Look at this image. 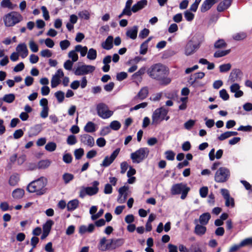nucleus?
Wrapping results in <instances>:
<instances>
[{
	"label": "nucleus",
	"mask_w": 252,
	"mask_h": 252,
	"mask_svg": "<svg viewBox=\"0 0 252 252\" xmlns=\"http://www.w3.org/2000/svg\"><path fill=\"white\" fill-rule=\"evenodd\" d=\"M15 98V96L14 94H9L4 95L2 98V100L7 103H10L14 100Z\"/></svg>",
	"instance_id": "nucleus-37"
},
{
	"label": "nucleus",
	"mask_w": 252,
	"mask_h": 252,
	"mask_svg": "<svg viewBox=\"0 0 252 252\" xmlns=\"http://www.w3.org/2000/svg\"><path fill=\"white\" fill-rule=\"evenodd\" d=\"M195 121L193 120H189L184 124V127L188 130H190L195 125Z\"/></svg>",
	"instance_id": "nucleus-53"
},
{
	"label": "nucleus",
	"mask_w": 252,
	"mask_h": 252,
	"mask_svg": "<svg viewBox=\"0 0 252 252\" xmlns=\"http://www.w3.org/2000/svg\"><path fill=\"white\" fill-rule=\"evenodd\" d=\"M120 151V149L119 148H117L113 152L110 156H106L102 163L100 164V166L107 167L110 165L119 155Z\"/></svg>",
	"instance_id": "nucleus-12"
},
{
	"label": "nucleus",
	"mask_w": 252,
	"mask_h": 252,
	"mask_svg": "<svg viewBox=\"0 0 252 252\" xmlns=\"http://www.w3.org/2000/svg\"><path fill=\"white\" fill-rule=\"evenodd\" d=\"M150 151L148 148H140L130 154V158L134 163H139L146 159L149 155Z\"/></svg>",
	"instance_id": "nucleus-5"
},
{
	"label": "nucleus",
	"mask_w": 252,
	"mask_h": 252,
	"mask_svg": "<svg viewBox=\"0 0 252 252\" xmlns=\"http://www.w3.org/2000/svg\"><path fill=\"white\" fill-rule=\"evenodd\" d=\"M78 16L81 19L88 20L90 18V14L88 11L85 10L80 11L78 13Z\"/></svg>",
	"instance_id": "nucleus-44"
},
{
	"label": "nucleus",
	"mask_w": 252,
	"mask_h": 252,
	"mask_svg": "<svg viewBox=\"0 0 252 252\" xmlns=\"http://www.w3.org/2000/svg\"><path fill=\"white\" fill-rule=\"evenodd\" d=\"M220 97L223 100H227L229 98V95L225 89H222L219 92Z\"/></svg>",
	"instance_id": "nucleus-45"
},
{
	"label": "nucleus",
	"mask_w": 252,
	"mask_h": 252,
	"mask_svg": "<svg viewBox=\"0 0 252 252\" xmlns=\"http://www.w3.org/2000/svg\"><path fill=\"white\" fill-rule=\"evenodd\" d=\"M190 190V188L183 183L174 184L170 189L172 195H175L181 194V198L185 199Z\"/></svg>",
	"instance_id": "nucleus-4"
},
{
	"label": "nucleus",
	"mask_w": 252,
	"mask_h": 252,
	"mask_svg": "<svg viewBox=\"0 0 252 252\" xmlns=\"http://www.w3.org/2000/svg\"><path fill=\"white\" fill-rule=\"evenodd\" d=\"M95 68L94 66L84 64L78 66L75 69L74 73L77 76L84 75L93 72Z\"/></svg>",
	"instance_id": "nucleus-9"
},
{
	"label": "nucleus",
	"mask_w": 252,
	"mask_h": 252,
	"mask_svg": "<svg viewBox=\"0 0 252 252\" xmlns=\"http://www.w3.org/2000/svg\"><path fill=\"white\" fill-rule=\"evenodd\" d=\"M92 187H83L79 192V197L84 198L86 195L93 196L97 194L99 191L98 186L99 183L97 181H94L92 183Z\"/></svg>",
	"instance_id": "nucleus-6"
},
{
	"label": "nucleus",
	"mask_w": 252,
	"mask_h": 252,
	"mask_svg": "<svg viewBox=\"0 0 252 252\" xmlns=\"http://www.w3.org/2000/svg\"><path fill=\"white\" fill-rule=\"evenodd\" d=\"M86 132L92 133L96 131L95 125L92 122H88L84 127Z\"/></svg>",
	"instance_id": "nucleus-28"
},
{
	"label": "nucleus",
	"mask_w": 252,
	"mask_h": 252,
	"mask_svg": "<svg viewBox=\"0 0 252 252\" xmlns=\"http://www.w3.org/2000/svg\"><path fill=\"white\" fill-rule=\"evenodd\" d=\"M227 44L223 39L217 40L214 43V47L216 49L224 48L226 47Z\"/></svg>",
	"instance_id": "nucleus-32"
},
{
	"label": "nucleus",
	"mask_w": 252,
	"mask_h": 252,
	"mask_svg": "<svg viewBox=\"0 0 252 252\" xmlns=\"http://www.w3.org/2000/svg\"><path fill=\"white\" fill-rule=\"evenodd\" d=\"M24 193L25 191L24 189H17L13 191L12 195L13 198L15 199H20L23 197Z\"/></svg>",
	"instance_id": "nucleus-30"
},
{
	"label": "nucleus",
	"mask_w": 252,
	"mask_h": 252,
	"mask_svg": "<svg viewBox=\"0 0 252 252\" xmlns=\"http://www.w3.org/2000/svg\"><path fill=\"white\" fill-rule=\"evenodd\" d=\"M29 47L31 50L34 53L37 52L38 51L37 45L33 40H31L30 41Z\"/></svg>",
	"instance_id": "nucleus-54"
},
{
	"label": "nucleus",
	"mask_w": 252,
	"mask_h": 252,
	"mask_svg": "<svg viewBox=\"0 0 252 252\" xmlns=\"http://www.w3.org/2000/svg\"><path fill=\"white\" fill-rule=\"evenodd\" d=\"M231 67V65L229 63L221 64L219 66L220 71V72H227L230 69Z\"/></svg>",
	"instance_id": "nucleus-46"
},
{
	"label": "nucleus",
	"mask_w": 252,
	"mask_h": 252,
	"mask_svg": "<svg viewBox=\"0 0 252 252\" xmlns=\"http://www.w3.org/2000/svg\"><path fill=\"white\" fill-rule=\"evenodd\" d=\"M60 82V78L58 76H53L51 80V87L52 88L56 87Z\"/></svg>",
	"instance_id": "nucleus-52"
},
{
	"label": "nucleus",
	"mask_w": 252,
	"mask_h": 252,
	"mask_svg": "<svg viewBox=\"0 0 252 252\" xmlns=\"http://www.w3.org/2000/svg\"><path fill=\"white\" fill-rule=\"evenodd\" d=\"M147 105H148L147 102H142L140 104L136 105L134 107L131 108L130 109V110L131 111L133 110H138L140 108H144L146 107H147Z\"/></svg>",
	"instance_id": "nucleus-59"
},
{
	"label": "nucleus",
	"mask_w": 252,
	"mask_h": 252,
	"mask_svg": "<svg viewBox=\"0 0 252 252\" xmlns=\"http://www.w3.org/2000/svg\"><path fill=\"white\" fill-rule=\"evenodd\" d=\"M79 200L74 199L69 201L67 204V210L68 211H73L78 208L79 206Z\"/></svg>",
	"instance_id": "nucleus-26"
},
{
	"label": "nucleus",
	"mask_w": 252,
	"mask_h": 252,
	"mask_svg": "<svg viewBox=\"0 0 252 252\" xmlns=\"http://www.w3.org/2000/svg\"><path fill=\"white\" fill-rule=\"evenodd\" d=\"M232 0H223L220 2L217 6V10L219 12H222L227 9L231 5Z\"/></svg>",
	"instance_id": "nucleus-24"
},
{
	"label": "nucleus",
	"mask_w": 252,
	"mask_h": 252,
	"mask_svg": "<svg viewBox=\"0 0 252 252\" xmlns=\"http://www.w3.org/2000/svg\"><path fill=\"white\" fill-rule=\"evenodd\" d=\"M166 158L168 160H173L175 158V154L171 150H168L165 152Z\"/></svg>",
	"instance_id": "nucleus-48"
},
{
	"label": "nucleus",
	"mask_w": 252,
	"mask_h": 252,
	"mask_svg": "<svg viewBox=\"0 0 252 252\" xmlns=\"http://www.w3.org/2000/svg\"><path fill=\"white\" fill-rule=\"evenodd\" d=\"M148 45L144 42H143L140 47L139 53L141 55H145L148 50Z\"/></svg>",
	"instance_id": "nucleus-55"
},
{
	"label": "nucleus",
	"mask_w": 252,
	"mask_h": 252,
	"mask_svg": "<svg viewBox=\"0 0 252 252\" xmlns=\"http://www.w3.org/2000/svg\"><path fill=\"white\" fill-rule=\"evenodd\" d=\"M19 178L16 175H11L9 180V184L11 186H15L18 182Z\"/></svg>",
	"instance_id": "nucleus-58"
},
{
	"label": "nucleus",
	"mask_w": 252,
	"mask_h": 252,
	"mask_svg": "<svg viewBox=\"0 0 252 252\" xmlns=\"http://www.w3.org/2000/svg\"><path fill=\"white\" fill-rule=\"evenodd\" d=\"M16 50L18 52L17 53H19L22 58H26L28 55V50L25 43L18 44Z\"/></svg>",
	"instance_id": "nucleus-18"
},
{
	"label": "nucleus",
	"mask_w": 252,
	"mask_h": 252,
	"mask_svg": "<svg viewBox=\"0 0 252 252\" xmlns=\"http://www.w3.org/2000/svg\"><path fill=\"white\" fill-rule=\"evenodd\" d=\"M96 145L99 147H103L106 144V140L104 138H98L96 141Z\"/></svg>",
	"instance_id": "nucleus-64"
},
{
	"label": "nucleus",
	"mask_w": 252,
	"mask_h": 252,
	"mask_svg": "<svg viewBox=\"0 0 252 252\" xmlns=\"http://www.w3.org/2000/svg\"><path fill=\"white\" fill-rule=\"evenodd\" d=\"M74 178V175L70 173H65L63 175V179L65 184L69 183Z\"/></svg>",
	"instance_id": "nucleus-38"
},
{
	"label": "nucleus",
	"mask_w": 252,
	"mask_h": 252,
	"mask_svg": "<svg viewBox=\"0 0 252 252\" xmlns=\"http://www.w3.org/2000/svg\"><path fill=\"white\" fill-rule=\"evenodd\" d=\"M194 223L196 224L194 228V233L198 236L203 235L206 232V227L204 226V225L198 224L197 219L194 220Z\"/></svg>",
	"instance_id": "nucleus-19"
},
{
	"label": "nucleus",
	"mask_w": 252,
	"mask_h": 252,
	"mask_svg": "<svg viewBox=\"0 0 252 252\" xmlns=\"http://www.w3.org/2000/svg\"><path fill=\"white\" fill-rule=\"evenodd\" d=\"M113 36L109 35L106 39L105 41L102 43L103 48L109 50L113 48Z\"/></svg>",
	"instance_id": "nucleus-25"
},
{
	"label": "nucleus",
	"mask_w": 252,
	"mask_h": 252,
	"mask_svg": "<svg viewBox=\"0 0 252 252\" xmlns=\"http://www.w3.org/2000/svg\"><path fill=\"white\" fill-rule=\"evenodd\" d=\"M73 62L68 60L66 61L63 64V67L64 68L68 71H70L72 69L73 65Z\"/></svg>",
	"instance_id": "nucleus-50"
},
{
	"label": "nucleus",
	"mask_w": 252,
	"mask_h": 252,
	"mask_svg": "<svg viewBox=\"0 0 252 252\" xmlns=\"http://www.w3.org/2000/svg\"><path fill=\"white\" fill-rule=\"evenodd\" d=\"M127 76V74L125 72H121L120 73H117L116 76L117 80L121 81L125 79H126Z\"/></svg>",
	"instance_id": "nucleus-62"
},
{
	"label": "nucleus",
	"mask_w": 252,
	"mask_h": 252,
	"mask_svg": "<svg viewBox=\"0 0 252 252\" xmlns=\"http://www.w3.org/2000/svg\"><path fill=\"white\" fill-rule=\"evenodd\" d=\"M149 90L147 87L142 88L137 94L134 96L133 100L137 101L138 100H143L145 99L148 95Z\"/></svg>",
	"instance_id": "nucleus-17"
},
{
	"label": "nucleus",
	"mask_w": 252,
	"mask_h": 252,
	"mask_svg": "<svg viewBox=\"0 0 252 252\" xmlns=\"http://www.w3.org/2000/svg\"><path fill=\"white\" fill-rule=\"evenodd\" d=\"M112 241L113 247L114 250L122 246L125 242V240L122 238L111 239Z\"/></svg>",
	"instance_id": "nucleus-31"
},
{
	"label": "nucleus",
	"mask_w": 252,
	"mask_h": 252,
	"mask_svg": "<svg viewBox=\"0 0 252 252\" xmlns=\"http://www.w3.org/2000/svg\"><path fill=\"white\" fill-rule=\"evenodd\" d=\"M75 51L76 52H79L81 56L84 57L87 53L88 48L86 46L82 47L81 45H77L75 46Z\"/></svg>",
	"instance_id": "nucleus-33"
},
{
	"label": "nucleus",
	"mask_w": 252,
	"mask_h": 252,
	"mask_svg": "<svg viewBox=\"0 0 252 252\" xmlns=\"http://www.w3.org/2000/svg\"><path fill=\"white\" fill-rule=\"evenodd\" d=\"M211 215L209 213H204L200 216L199 221L201 224L205 225L208 224Z\"/></svg>",
	"instance_id": "nucleus-27"
},
{
	"label": "nucleus",
	"mask_w": 252,
	"mask_h": 252,
	"mask_svg": "<svg viewBox=\"0 0 252 252\" xmlns=\"http://www.w3.org/2000/svg\"><path fill=\"white\" fill-rule=\"evenodd\" d=\"M247 36V34L245 32H241L237 33L233 35L232 37L235 40H241L245 39Z\"/></svg>",
	"instance_id": "nucleus-40"
},
{
	"label": "nucleus",
	"mask_w": 252,
	"mask_h": 252,
	"mask_svg": "<svg viewBox=\"0 0 252 252\" xmlns=\"http://www.w3.org/2000/svg\"><path fill=\"white\" fill-rule=\"evenodd\" d=\"M147 73L150 77L158 81L161 85H167L171 81V79L168 77V69L161 63H156L152 65L148 69Z\"/></svg>",
	"instance_id": "nucleus-1"
},
{
	"label": "nucleus",
	"mask_w": 252,
	"mask_h": 252,
	"mask_svg": "<svg viewBox=\"0 0 252 252\" xmlns=\"http://www.w3.org/2000/svg\"><path fill=\"white\" fill-rule=\"evenodd\" d=\"M145 70L146 68L145 67L140 68L138 71L136 72L132 75V78L133 79H137L138 77H140L144 74Z\"/></svg>",
	"instance_id": "nucleus-43"
},
{
	"label": "nucleus",
	"mask_w": 252,
	"mask_h": 252,
	"mask_svg": "<svg viewBox=\"0 0 252 252\" xmlns=\"http://www.w3.org/2000/svg\"><path fill=\"white\" fill-rule=\"evenodd\" d=\"M147 0H140L132 6V10L133 13H136L140 10L144 8L147 5Z\"/></svg>",
	"instance_id": "nucleus-21"
},
{
	"label": "nucleus",
	"mask_w": 252,
	"mask_h": 252,
	"mask_svg": "<svg viewBox=\"0 0 252 252\" xmlns=\"http://www.w3.org/2000/svg\"><path fill=\"white\" fill-rule=\"evenodd\" d=\"M216 2V0H205L200 7V10L202 12H205L209 10L212 6Z\"/></svg>",
	"instance_id": "nucleus-20"
},
{
	"label": "nucleus",
	"mask_w": 252,
	"mask_h": 252,
	"mask_svg": "<svg viewBox=\"0 0 252 252\" xmlns=\"http://www.w3.org/2000/svg\"><path fill=\"white\" fill-rule=\"evenodd\" d=\"M230 49H228L226 50H218L215 52L214 54V57L215 58H220L223 56H225L230 52Z\"/></svg>",
	"instance_id": "nucleus-34"
},
{
	"label": "nucleus",
	"mask_w": 252,
	"mask_h": 252,
	"mask_svg": "<svg viewBox=\"0 0 252 252\" xmlns=\"http://www.w3.org/2000/svg\"><path fill=\"white\" fill-rule=\"evenodd\" d=\"M80 141L85 145L92 147L94 145V138L91 135L85 134L80 136Z\"/></svg>",
	"instance_id": "nucleus-15"
},
{
	"label": "nucleus",
	"mask_w": 252,
	"mask_h": 252,
	"mask_svg": "<svg viewBox=\"0 0 252 252\" xmlns=\"http://www.w3.org/2000/svg\"><path fill=\"white\" fill-rule=\"evenodd\" d=\"M121 126V123L119 121H113L110 123L109 127L114 130H118L120 128Z\"/></svg>",
	"instance_id": "nucleus-42"
},
{
	"label": "nucleus",
	"mask_w": 252,
	"mask_h": 252,
	"mask_svg": "<svg viewBox=\"0 0 252 252\" xmlns=\"http://www.w3.org/2000/svg\"><path fill=\"white\" fill-rule=\"evenodd\" d=\"M84 154L83 149L79 148L76 149L74 151V156L76 159H80Z\"/></svg>",
	"instance_id": "nucleus-47"
},
{
	"label": "nucleus",
	"mask_w": 252,
	"mask_h": 252,
	"mask_svg": "<svg viewBox=\"0 0 252 252\" xmlns=\"http://www.w3.org/2000/svg\"><path fill=\"white\" fill-rule=\"evenodd\" d=\"M27 190L30 192H36L38 194V189L36 188L34 181H32L28 185Z\"/></svg>",
	"instance_id": "nucleus-35"
},
{
	"label": "nucleus",
	"mask_w": 252,
	"mask_h": 252,
	"mask_svg": "<svg viewBox=\"0 0 252 252\" xmlns=\"http://www.w3.org/2000/svg\"><path fill=\"white\" fill-rule=\"evenodd\" d=\"M243 73L241 70L239 69H234L231 72L229 77V80L231 82H234L235 81H238V80H240Z\"/></svg>",
	"instance_id": "nucleus-16"
},
{
	"label": "nucleus",
	"mask_w": 252,
	"mask_h": 252,
	"mask_svg": "<svg viewBox=\"0 0 252 252\" xmlns=\"http://www.w3.org/2000/svg\"><path fill=\"white\" fill-rule=\"evenodd\" d=\"M97 56L96 50L94 48H91L89 50L87 54V58L90 60H94Z\"/></svg>",
	"instance_id": "nucleus-36"
},
{
	"label": "nucleus",
	"mask_w": 252,
	"mask_h": 252,
	"mask_svg": "<svg viewBox=\"0 0 252 252\" xmlns=\"http://www.w3.org/2000/svg\"><path fill=\"white\" fill-rule=\"evenodd\" d=\"M70 45V42L68 40H63L60 42V45L62 50H66Z\"/></svg>",
	"instance_id": "nucleus-51"
},
{
	"label": "nucleus",
	"mask_w": 252,
	"mask_h": 252,
	"mask_svg": "<svg viewBox=\"0 0 252 252\" xmlns=\"http://www.w3.org/2000/svg\"><path fill=\"white\" fill-rule=\"evenodd\" d=\"M230 176L229 170L226 167H221L215 173V181L217 183H224L229 179Z\"/></svg>",
	"instance_id": "nucleus-7"
},
{
	"label": "nucleus",
	"mask_w": 252,
	"mask_h": 252,
	"mask_svg": "<svg viewBox=\"0 0 252 252\" xmlns=\"http://www.w3.org/2000/svg\"><path fill=\"white\" fill-rule=\"evenodd\" d=\"M185 18L188 21H191L194 17V14L189 10H186L184 12Z\"/></svg>",
	"instance_id": "nucleus-56"
},
{
	"label": "nucleus",
	"mask_w": 252,
	"mask_h": 252,
	"mask_svg": "<svg viewBox=\"0 0 252 252\" xmlns=\"http://www.w3.org/2000/svg\"><path fill=\"white\" fill-rule=\"evenodd\" d=\"M23 16L18 12L12 11L6 14L3 21L6 27H13L23 20Z\"/></svg>",
	"instance_id": "nucleus-3"
},
{
	"label": "nucleus",
	"mask_w": 252,
	"mask_h": 252,
	"mask_svg": "<svg viewBox=\"0 0 252 252\" xmlns=\"http://www.w3.org/2000/svg\"><path fill=\"white\" fill-rule=\"evenodd\" d=\"M138 29V26H133L131 28L127 30L126 32V35L132 39H135L137 35Z\"/></svg>",
	"instance_id": "nucleus-23"
},
{
	"label": "nucleus",
	"mask_w": 252,
	"mask_h": 252,
	"mask_svg": "<svg viewBox=\"0 0 252 252\" xmlns=\"http://www.w3.org/2000/svg\"><path fill=\"white\" fill-rule=\"evenodd\" d=\"M149 32L150 31L148 29L144 28L140 32L139 37L140 38L143 39L148 35Z\"/></svg>",
	"instance_id": "nucleus-63"
},
{
	"label": "nucleus",
	"mask_w": 252,
	"mask_h": 252,
	"mask_svg": "<svg viewBox=\"0 0 252 252\" xmlns=\"http://www.w3.org/2000/svg\"><path fill=\"white\" fill-rule=\"evenodd\" d=\"M24 135V132L21 129H19L15 131L13 133L14 138L17 139L21 138Z\"/></svg>",
	"instance_id": "nucleus-60"
},
{
	"label": "nucleus",
	"mask_w": 252,
	"mask_h": 252,
	"mask_svg": "<svg viewBox=\"0 0 252 252\" xmlns=\"http://www.w3.org/2000/svg\"><path fill=\"white\" fill-rule=\"evenodd\" d=\"M55 96L59 103L63 102L64 99V93L61 91L56 92L55 93Z\"/></svg>",
	"instance_id": "nucleus-41"
},
{
	"label": "nucleus",
	"mask_w": 252,
	"mask_h": 252,
	"mask_svg": "<svg viewBox=\"0 0 252 252\" xmlns=\"http://www.w3.org/2000/svg\"><path fill=\"white\" fill-rule=\"evenodd\" d=\"M77 142V140L76 136L71 134L69 135L66 139V143L69 145H75Z\"/></svg>",
	"instance_id": "nucleus-39"
},
{
	"label": "nucleus",
	"mask_w": 252,
	"mask_h": 252,
	"mask_svg": "<svg viewBox=\"0 0 252 252\" xmlns=\"http://www.w3.org/2000/svg\"><path fill=\"white\" fill-rule=\"evenodd\" d=\"M0 6L3 8H8L10 9H14L17 6L16 4H13L10 0H2L0 2Z\"/></svg>",
	"instance_id": "nucleus-29"
},
{
	"label": "nucleus",
	"mask_w": 252,
	"mask_h": 252,
	"mask_svg": "<svg viewBox=\"0 0 252 252\" xmlns=\"http://www.w3.org/2000/svg\"><path fill=\"white\" fill-rule=\"evenodd\" d=\"M194 37L192 40H189L186 44L185 48V54L186 56H189L199 48L201 41L197 43H194Z\"/></svg>",
	"instance_id": "nucleus-11"
},
{
	"label": "nucleus",
	"mask_w": 252,
	"mask_h": 252,
	"mask_svg": "<svg viewBox=\"0 0 252 252\" xmlns=\"http://www.w3.org/2000/svg\"><path fill=\"white\" fill-rule=\"evenodd\" d=\"M220 192L225 200V205L227 207H234L235 206L234 200L233 198L230 197L228 190L225 189H222L220 190Z\"/></svg>",
	"instance_id": "nucleus-14"
},
{
	"label": "nucleus",
	"mask_w": 252,
	"mask_h": 252,
	"mask_svg": "<svg viewBox=\"0 0 252 252\" xmlns=\"http://www.w3.org/2000/svg\"><path fill=\"white\" fill-rule=\"evenodd\" d=\"M208 193V189L207 187H203L199 189L200 195L202 198H205L207 196Z\"/></svg>",
	"instance_id": "nucleus-57"
},
{
	"label": "nucleus",
	"mask_w": 252,
	"mask_h": 252,
	"mask_svg": "<svg viewBox=\"0 0 252 252\" xmlns=\"http://www.w3.org/2000/svg\"><path fill=\"white\" fill-rule=\"evenodd\" d=\"M97 248L101 252L114 250L112 239L107 240L105 237L102 238L98 244Z\"/></svg>",
	"instance_id": "nucleus-10"
},
{
	"label": "nucleus",
	"mask_w": 252,
	"mask_h": 252,
	"mask_svg": "<svg viewBox=\"0 0 252 252\" xmlns=\"http://www.w3.org/2000/svg\"><path fill=\"white\" fill-rule=\"evenodd\" d=\"M94 228L95 226L93 223L89 224L88 226L82 225L79 227V233L81 235L84 234L87 232L92 233L94 231Z\"/></svg>",
	"instance_id": "nucleus-22"
},
{
	"label": "nucleus",
	"mask_w": 252,
	"mask_h": 252,
	"mask_svg": "<svg viewBox=\"0 0 252 252\" xmlns=\"http://www.w3.org/2000/svg\"><path fill=\"white\" fill-rule=\"evenodd\" d=\"M35 184L36 186V188L38 189V194L41 195L45 193L46 191V188L45 186L47 183V179L45 177H42L38 179L35 180Z\"/></svg>",
	"instance_id": "nucleus-13"
},
{
	"label": "nucleus",
	"mask_w": 252,
	"mask_h": 252,
	"mask_svg": "<svg viewBox=\"0 0 252 252\" xmlns=\"http://www.w3.org/2000/svg\"><path fill=\"white\" fill-rule=\"evenodd\" d=\"M76 51L72 50L68 53V57L72 59V62H75L78 59V56L77 54L76 53Z\"/></svg>",
	"instance_id": "nucleus-49"
},
{
	"label": "nucleus",
	"mask_w": 252,
	"mask_h": 252,
	"mask_svg": "<svg viewBox=\"0 0 252 252\" xmlns=\"http://www.w3.org/2000/svg\"><path fill=\"white\" fill-rule=\"evenodd\" d=\"M168 111V109L163 107L156 109L152 114V125H157L163 120H168L170 118L167 116Z\"/></svg>",
	"instance_id": "nucleus-2"
},
{
	"label": "nucleus",
	"mask_w": 252,
	"mask_h": 252,
	"mask_svg": "<svg viewBox=\"0 0 252 252\" xmlns=\"http://www.w3.org/2000/svg\"><path fill=\"white\" fill-rule=\"evenodd\" d=\"M72 156L69 153L65 154L63 156V160L66 163H70L72 161Z\"/></svg>",
	"instance_id": "nucleus-61"
},
{
	"label": "nucleus",
	"mask_w": 252,
	"mask_h": 252,
	"mask_svg": "<svg viewBox=\"0 0 252 252\" xmlns=\"http://www.w3.org/2000/svg\"><path fill=\"white\" fill-rule=\"evenodd\" d=\"M96 110L98 116L103 119L110 118L113 114V111L109 110L108 106L102 102L96 105Z\"/></svg>",
	"instance_id": "nucleus-8"
}]
</instances>
